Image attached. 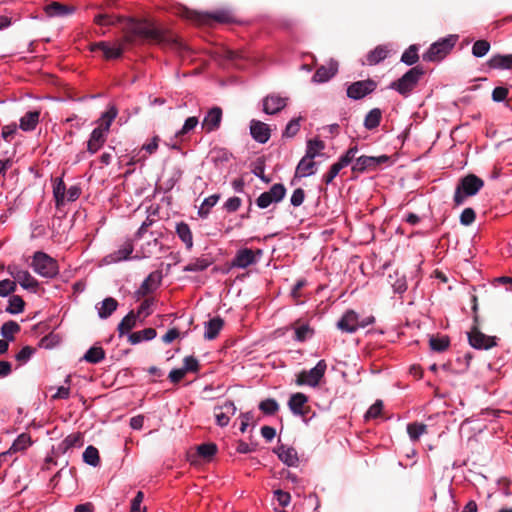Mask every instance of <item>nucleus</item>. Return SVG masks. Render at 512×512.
<instances>
[{"label":"nucleus","instance_id":"nucleus-1","mask_svg":"<svg viewBox=\"0 0 512 512\" xmlns=\"http://www.w3.org/2000/svg\"><path fill=\"white\" fill-rule=\"evenodd\" d=\"M126 29L131 34L141 37L145 40L171 45L177 49H185V46L179 42L173 34L158 27L155 22L150 20H134L129 18L126 20Z\"/></svg>","mask_w":512,"mask_h":512},{"label":"nucleus","instance_id":"nucleus-2","mask_svg":"<svg viewBox=\"0 0 512 512\" xmlns=\"http://www.w3.org/2000/svg\"><path fill=\"white\" fill-rule=\"evenodd\" d=\"M483 186V180L474 174L463 177L455 189L453 197L455 206H461L467 197L476 195Z\"/></svg>","mask_w":512,"mask_h":512},{"label":"nucleus","instance_id":"nucleus-3","mask_svg":"<svg viewBox=\"0 0 512 512\" xmlns=\"http://www.w3.org/2000/svg\"><path fill=\"white\" fill-rule=\"evenodd\" d=\"M31 266L34 272L44 278H53L59 273L57 261L41 251L34 253Z\"/></svg>","mask_w":512,"mask_h":512},{"label":"nucleus","instance_id":"nucleus-4","mask_svg":"<svg viewBox=\"0 0 512 512\" xmlns=\"http://www.w3.org/2000/svg\"><path fill=\"white\" fill-rule=\"evenodd\" d=\"M423 73L424 72L421 67H413L408 70L401 78L393 81L389 87L397 91L399 94L407 97L416 87Z\"/></svg>","mask_w":512,"mask_h":512},{"label":"nucleus","instance_id":"nucleus-5","mask_svg":"<svg viewBox=\"0 0 512 512\" xmlns=\"http://www.w3.org/2000/svg\"><path fill=\"white\" fill-rule=\"evenodd\" d=\"M180 15L186 19L192 20L197 23H206L209 20H215L219 23H229L233 21L232 13L229 10H217L213 13H200L183 8Z\"/></svg>","mask_w":512,"mask_h":512},{"label":"nucleus","instance_id":"nucleus-6","mask_svg":"<svg viewBox=\"0 0 512 512\" xmlns=\"http://www.w3.org/2000/svg\"><path fill=\"white\" fill-rule=\"evenodd\" d=\"M456 41L457 37L453 35L438 40L423 54V60L430 62L442 60L452 50Z\"/></svg>","mask_w":512,"mask_h":512},{"label":"nucleus","instance_id":"nucleus-7","mask_svg":"<svg viewBox=\"0 0 512 512\" xmlns=\"http://www.w3.org/2000/svg\"><path fill=\"white\" fill-rule=\"evenodd\" d=\"M327 370V363L325 360H319L317 364L310 370L301 371L296 378V384L299 386L317 387L324 377Z\"/></svg>","mask_w":512,"mask_h":512},{"label":"nucleus","instance_id":"nucleus-8","mask_svg":"<svg viewBox=\"0 0 512 512\" xmlns=\"http://www.w3.org/2000/svg\"><path fill=\"white\" fill-rule=\"evenodd\" d=\"M285 195V186L281 183H275L268 191H265L259 195V197L256 199V205L260 209H265L273 203L281 202Z\"/></svg>","mask_w":512,"mask_h":512},{"label":"nucleus","instance_id":"nucleus-9","mask_svg":"<svg viewBox=\"0 0 512 512\" xmlns=\"http://www.w3.org/2000/svg\"><path fill=\"white\" fill-rule=\"evenodd\" d=\"M377 88V83L372 79L356 81L347 87V96L353 100H360L371 94Z\"/></svg>","mask_w":512,"mask_h":512},{"label":"nucleus","instance_id":"nucleus-10","mask_svg":"<svg viewBox=\"0 0 512 512\" xmlns=\"http://www.w3.org/2000/svg\"><path fill=\"white\" fill-rule=\"evenodd\" d=\"M8 273L23 289L36 292L38 288V281L30 274L29 271L14 265L8 267Z\"/></svg>","mask_w":512,"mask_h":512},{"label":"nucleus","instance_id":"nucleus-11","mask_svg":"<svg viewBox=\"0 0 512 512\" xmlns=\"http://www.w3.org/2000/svg\"><path fill=\"white\" fill-rule=\"evenodd\" d=\"M389 161V157L387 155L381 156H360L355 159V162L352 166V171L362 173L364 171L375 170L382 164H385Z\"/></svg>","mask_w":512,"mask_h":512},{"label":"nucleus","instance_id":"nucleus-12","mask_svg":"<svg viewBox=\"0 0 512 512\" xmlns=\"http://www.w3.org/2000/svg\"><path fill=\"white\" fill-rule=\"evenodd\" d=\"M469 344L479 350H488L496 346V337L488 336L477 328H473L467 333Z\"/></svg>","mask_w":512,"mask_h":512},{"label":"nucleus","instance_id":"nucleus-13","mask_svg":"<svg viewBox=\"0 0 512 512\" xmlns=\"http://www.w3.org/2000/svg\"><path fill=\"white\" fill-rule=\"evenodd\" d=\"M134 251V245L132 240L128 239L126 240L120 247L107 254L103 259L102 262L106 265L116 264L121 261H126L131 258V254Z\"/></svg>","mask_w":512,"mask_h":512},{"label":"nucleus","instance_id":"nucleus-14","mask_svg":"<svg viewBox=\"0 0 512 512\" xmlns=\"http://www.w3.org/2000/svg\"><path fill=\"white\" fill-rule=\"evenodd\" d=\"M237 408L233 401L226 400L223 404L215 407L214 416L218 426L225 427L229 424L231 417L236 413Z\"/></svg>","mask_w":512,"mask_h":512},{"label":"nucleus","instance_id":"nucleus-15","mask_svg":"<svg viewBox=\"0 0 512 512\" xmlns=\"http://www.w3.org/2000/svg\"><path fill=\"white\" fill-rule=\"evenodd\" d=\"M131 41V37L126 36L124 41L121 43L110 44L108 42H99L94 45L93 49H100L107 59H117L121 57L125 49V44Z\"/></svg>","mask_w":512,"mask_h":512},{"label":"nucleus","instance_id":"nucleus-16","mask_svg":"<svg viewBox=\"0 0 512 512\" xmlns=\"http://www.w3.org/2000/svg\"><path fill=\"white\" fill-rule=\"evenodd\" d=\"M222 115V109L218 106L209 109L201 123L202 129L206 133L218 130L222 122Z\"/></svg>","mask_w":512,"mask_h":512},{"label":"nucleus","instance_id":"nucleus-17","mask_svg":"<svg viewBox=\"0 0 512 512\" xmlns=\"http://www.w3.org/2000/svg\"><path fill=\"white\" fill-rule=\"evenodd\" d=\"M288 98L278 94H269L262 100L263 112L268 115H274L284 109L287 105Z\"/></svg>","mask_w":512,"mask_h":512},{"label":"nucleus","instance_id":"nucleus-18","mask_svg":"<svg viewBox=\"0 0 512 512\" xmlns=\"http://www.w3.org/2000/svg\"><path fill=\"white\" fill-rule=\"evenodd\" d=\"M337 328L345 333H355L359 327V314L354 310H347L337 322Z\"/></svg>","mask_w":512,"mask_h":512},{"label":"nucleus","instance_id":"nucleus-19","mask_svg":"<svg viewBox=\"0 0 512 512\" xmlns=\"http://www.w3.org/2000/svg\"><path fill=\"white\" fill-rule=\"evenodd\" d=\"M307 402L308 397L303 393L297 392L290 396L288 407L293 415L304 419L308 413Z\"/></svg>","mask_w":512,"mask_h":512},{"label":"nucleus","instance_id":"nucleus-20","mask_svg":"<svg viewBox=\"0 0 512 512\" xmlns=\"http://www.w3.org/2000/svg\"><path fill=\"white\" fill-rule=\"evenodd\" d=\"M257 262V257L253 250L249 248H242L236 252L232 260V266L240 269H245Z\"/></svg>","mask_w":512,"mask_h":512},{"label":"nucleus","instance_id":"nucleus-21","mask_svg":"<svg viewBox=\"0 0 512 512\" xmlns=\"http://www.w3.org/2000/svg\"><path fill=\"white\" fill-rule=\"evenodd\" d=\"M338 71V63L330 60L327 65L320 66L312 77L314 83H325L336 75Z\"/></svg>","mask_w":512,"mask_h":512},{"label":"nucleus","instance_id":"nucleus-22","mask_svg":"<svg viewBox=\"0 0 512 512\" xmlns=\"http://www.w3.org/2000/svg\"><path fill=\"white\" fill-rule=\"evenodd\" d=\"M250 134L255 141L264 144L270 139V128L261 121L252 120L250 122Z\"/></svg>","mask_w":512,"mask_h":512},{"label":"nucleus","instance_id":"nucleus-23","mask_svg":"<svg viewBox=\"0 0 512 512\" xmlns=\"http://www.w3.org/2000/svg\"><path fill=\"white\" fill-rule=\"evenodd\" d=\"M232 158L233 154L223 147H214L209 152V159L217 168L225 167Z\"/></svg>","mask_w":512,"mask_h":512},{"label":"nucleus","instance_id":"nucleus-24","mask_svg":"<svg viewBox=\"0 0 512 512\" xmlns=\"http://www.w3.org/2000/svg\"><path fill=\"white\" fill-rule=\"evenodd\" d=\"M107 133L102 129L94 128L90 134V138L87 142V150L93 155L98 152L106 142Z\"/></svg>","mask_w":512,"mask_h":512},{"label":"nucleus","instance_id":"nucleus-25","mask_svg":"<svg viewBox=\"0 0 512 512\" xmlns=\"http://www.w3.org/2000/svg\"><path fill=\"white\" fill-rule=\"evenodd\" d=\"M161 281V276L156 273L152 272L150 273L142 282L139 289L137 290L136 294L138 297H144L147 294L155 291L157 287L159 286Z\"/></svg>","mask_w":512,"mask_h":512},{"label":"nucleus","instance_id":"nucleus-26","mask_svg":"<svg viewBox=\"0 0 512 512\" xmlns=\"http://www.w3.org/2000/svg\"><path fill=\"white\" fill-rule=\"evenodd\" d=\"M224 326V321L221 317H214L204 324V338L206 340H214L220 333Z\"/></svg>","mask_w":512,"mask_h":512},{"label":"nucleus","instance_id":"nucleus-27","mask_svg":"<svg viewBox=\"0 0 512 512\" xmlns=\"http://www.w3.org/2000/svg\"><path fill=\"white\" fill-rule=\"evenodd\" d=\"M316 162L314 159L307 158L303 156L302 159L297 164L295 170V177L303 178L308 177L316 173Z\"/></svg>","mask_w":512,"mask_h":512},{"label":"nucleus","instance_id":"nucleus-28","mask_svg":"<svg viewBox=\"0 0 512 512\" xmlns=\"http://www.w3.org/2000/svg\"><path fill=\"white\" fill-rule=\"evenodd\" d=\"M491 69L497 70H511L512 69V54H496L493 55L487 62Z\"/></svg>","mask_w":512,"mask_h":512},{"label":"nucleus","instance_id":"nucleus-29","mask_svg":"<svg viewBox=\"0 0 512 512\" xmlns=\"http://www.w3.org/2000/svg\"><path fill=\"white\" fill-rule=\"evenodd\" d=\"M40 111H29L19 120V128L25 132L33 131L39 123Z\"/></svg>","mask_w":512,"mask_h":512},{"label":"nucleus","instance_id":"nucleus-30","mask_svg":"<svg viewBox=\"0 0 512 512\" xmlns=\"http://www.w3.org/2000/svg\"><path fill=\"white\" fill-rule=\"evenodd\" d=\"M118 302L112 297L105 298L102 302H100L97 306L98 316L101 319H107L112 315V313L117 309Z\"/></svg>","mask_w":512,"mask_h":512},{"label":"nucleus","instance_id":"nucleus-31","mask_svg":"<svg viewBox=\"0 0 512 512\" xmlns=\"http://www.w3.org/2000/svg\"><path fill=\"white\" fill-rule=\"evenodd\" d=\"M388 54V47L386 45H379L367 54L366 63L370 66L377 65L385 60Z\"/></svg>","mask_w":512,"mask_h":512},{"label":"nucleus","instance_id":"nucleus-32","mask_svg":"<svg viewBox=\"0 0 512 512\" xmlns=\"http://www.w3.org/2000/svg\"><path fill=\"white\" fill-rule=\"evenodd\" d=\"M279 459L288 466H296L299 459L294 448L280 446L277 451Z\"/></svg>","mask_w":512,"mask_h":512},{"label":"nucleus","instance_id":"nucleus-33","mask_svg":"<svg viewBox=\"0 0 512 512\" xmlns=\"http://www.w3.org/2000/svg\"><path fill=\"white\" fill-rule=\"evenodd\" d=\"M176 234L185 244L187 250H191L193 247V235L189 225L185 222L178 223L176 225Z\"/></svg>","mask_w":512,"mask_h":512},{"label":"nucleus","instance_id":"nucleus-34","mask_svg":"<svg viewBox=\"0 0 512 512\" xmlns=\"http://www.w3.org/2000/svg\"><path fill=\"white\" fill-rule=\"evenodd\" d=\"M325 149L324 141L314 138L309 139L306 142V151L305 155L307 158L315 159L317 156L322 154V151Z\"/></svg>","mask_w":512,"mask_h":512},{"label":"nucleus","instance_id":"nucleus-35","mask_svg":"<svg viewBox=\"0 0 512 512\" xmlns=\"http://www.w3.org/2000/svg\"><path fill=\"white\" fill-rule=\"evenodd\" d=\"M45 12L49 17H60L73 13L74 8L63 5L59 2H52L45 7Z\"/></svg>","mask_w":512,"mask_h":512},{"label":"nucleus","instance_id":"nucleus-36","mask_svg":"<svg viewBox=\"0 0 512 512\" xmlns=\"http://www.w3.org/2000/svg\"><path fill=\"white\" fill-rule=\"evenodd\" d=\"M157 335L154 328H145L141 331L130 333L128 339L131 344H138L142 341L153 340Z\"/></svg>","mask_w":512,"mask_h":512},{"label":"nucleus","instance_id":"nucleus-37","mask_svg":"<svg viewBox=\"0 0 512 512\" xmlns=\"http://www.w3.org/2000/svg\"><path fill=\"white\" fill-rule=\"evenodd\" d=\"M117 114V109L114 106H110L98 120L97 128L102 129L104 132L108 133L112 122L117 117Z\"/></svg>","mask_w":512,"mask_h":512},{"label":"nucleus","instance_id":"nucleus-38","mask_svg":"<svg viewBox=\"0 0 512 512\" xmlns=\"http://www.w3.org/2000/svg\"><path fill=\"white\" fill-rule=\"evenodd\" d=\"M137 315L130 311L118 324V332L120 336L128 334L136 326Z\"/></svg>","mask_w":512,"mask_h":512},{"label":"nucleus","instance_id":"nucleus-39","mask_svg":"<svg viewBox=\"0 0 512 512\" xmlns=\"http://www.w3.org/2000/svg\"><path fill=\"white\" fill-rule=\"evenodd\" d=\"M220 199L219 194H213L206 197L198 209V215L200 218H207L210 214L211 209L217 204Z\"/></svg>","mask_w":512,"mask_h":512},{"label":"nucleus","instance_id":"nucleus-40","mask_svg":"<svg viewBox=\"0 0 512 512\" xmlns=\"http://www.w3.org/2000/svg\"><path fill=\"white\" fill-rule=\"evenodd\" d=\"M382 112L379 108L370 110L364 119V127L368 130L377 128L381 122Z\"/></svg>","mask_w":512,"mask_h":512},{"label":"nucleus","instance_id":"nucleus-41","mask_svg":"<svg viewBox=\"0 0 512 512\" xmlns=\"http://www.w3.org/2000/svg\"><path fill=\"white\" fill-rule=\"evenodd\" d=\"M295 336L294 339L298 342H304L310 339L314 335V330L310 327L309 324H299L296 323L294 325Z\"/></svg>","mask_w":512,"mask_h":512},{"label":"nucleus","instance_id":"nucleus-42","mask_svg":"<svg viewBox=\"0 0 512 512\" xmlns=\"http://www.w3.org/2000/svg\"><path fill=\"white\" fill-rule=\"evenodd\" d=\"M105 358V351L101 346H92L83 356L88 363L97 364Z\"/></svg>","mask_w":512,"mask_h":512},{"label":"nucleus","instance_id":"nucleus-43","mask_svg":"<svg viewBox=\"0 0 512 512\" xmlns=\"http://www.w3.org/2000/svg\"><path fill=\"white\" fill-rule=\"evenodd\" d=\"M83 445V438L80 433H72L68 435L60 444V448L63 452L68 451L74 447H81Z\"/></svg>","mask_w":512,"mask_h":512},{"label":"nucleus","instance_id":"nucleus-44","mask_svg":"<svg viewBox=\"0 0 512 512\" xmlns=\"http://www.w3.org/2000/svg\"><path fill=\"white\" fill-rule=\"evenodd\" d=\"M53 196L55 198L56 206L64 204L66 196V186L62 178H57L53 185Z\"/></svg>","mask_w":512,"mask_h":512},{"label":"nucleus","instance_id":"nucleus-45","mask_svg":"<svg viewBox=\"0 0 512 512\" xmlns=\"http://www.w3.org/2000/svg\"><path fill=\"white\" fill-rule=\"evenodd\" d=\"M31 445V437L26 434H20L12 443L10 449V455L15 452L23 451Z\"/></svg>","mask_w":512,"mask_h":512},{"label":"nucleus","instance_id":"nucleus-46","mask_svg":"<svg viewBox=\"0 0 512 512\" xmlns=\"http://www.w3.org/2000/svg\"><path fill=\"white\" fill-rule=\"evenodd\" d=\"M121 21H122L121 17L115 16L112 14H108V13H99V14L95 15V17H94V23L99 26H113Z\"/></svg>","mask_w":512,"mask_h":512},{"label":"nucleus","instance_id":"nucleus-47","mask_svg":"<svg viewBox=\"0 0 512 512\" xmlns=\"http://www.w3.org/2000/svg\"><path fill=\"white\" fill-rule=\"evenodd\" d=\"M83 461L93 467L100 464V457L98 449L92 445L88 446L83 452Z\"/></svg>","mask_w":512,"mask_h":512},{"label":"nucleus","instance_id":"nucleus-48","mask_svg":"<svg viewBox=\"0 0 512 512\" xmlns=\"http://www.w3.org/2000/svg\"><path fill=\"white\" fill-rule=\"evenodd\" d=\"M427 432V426L422 423H409L407 425V433L411 441H417L419 438Z\"/></svg>","mask_w":512,"mask_h":512},{"label":"nucleus","instance_id":"nucleus-49","mask_svg":"<svg viewBox=\"0 0 512 512\" xmlns=\"http://www.w3.org/2000/svg\"><path fill=\"white\" fill-rule=\"evenodd\" d=\"M20 330V325L15 321H7L1 327V335L6 340H13L15 333Z\"/></svg>","mask_w":512,"mask_h":512},{"label":"nucleus","instance_id":"nucleus-50","mask_svg":"<svg viewBox=\"0 0 512 512\" xmlns=\"http://www.w3.org/2000/svg\"><path fill=\"white\" fill-rule=\"evenodd\" d=\"M210 265V262L205 258H197L190 263H188L186 266H184L183 271L184 272H200L205 269H207Z\"/></svg>","mask_w":512,"mask_h":512},{"label":"nucleus","instance_id":"nucleus-51","mask_svg":"<svg viewBox=\"0 0 512 512\" xmlns=\"http://www.w3.org/2000/svg\"><path fill=\"white\" fill-rule=\"evenodd\" d=\"M418 59V47L416 45L409 46L401 56V62L408 66L414 65Z\"/></svg>","mask_w":512,"mask_h":512},{"label":"nucleus","instance_id":"nucleus-52","mask_svg":"<svg viewBox=\"0 0 512 512\" xmlns=\"http://www.w3.org/2000/svg\"><path fill=\"white\" fill-rule=\"evenodd\" d=\"M198 124H199V120L197 117H195V116L188 117L185 120L181 129L175 133V137L180 138V137L190 133L197 127Z\"/></svg>","mask_w":512,"mask_h":512},{"label":"nucleus","instance_id":"nucleus-53","mask_svg":"<svg viewBox=\"0 0 512 512\" xmlns=\"http://www.w3.org/2000/svg\"><path fill=\"white\" fill-rule=\"evenodd\" d=\"M259 409L265 415H274L279 410V404L275 399L268 398L260 402Z\"/></svg>","mask_w":512,"mask_h":512},{"label":"nucleus","instance_id":"nucleus-54","mask_svg":"<svg viewBox=\"0 0 512 512\" xmlns=\"http://www.w3.org/2000/svg\"><path fill=\"white\" fill-rule=\"evenodd\" d=\"M430 348L433 351L443 352L449 346V339L446 336L442 337H431L429 340Z\"/></svg>","mask_w":512,"mask_h":512},{"label":"nucleus","instance_id":"nucleus-55","mask_svg":"<svg viewBox=\"0 0 512 512\" xmlns=\"http://www.w3.org/2000/svg\"><path fill=\"white\" fill-rule=\"evenodd\" d=\"M24 310V301L20 296L14 295L9 299L6 311L10 314H19Z\"/></svg>","mask_w":512,"mask_h":512},{"label":"nucleus","instance_id":"nucleus-56","mask_svg":"<svg viewBox=\"0 0 512 512\" xmlns=\"http://www.w3.org/2000/svg\"><path fill=\"white\" fill-rule=\"evenodd\" d=\"M489 50H490V43L488 41L478 40L473 44L472 54L477 58H481V57L485 56Z\"/></svg>","mask_w":512,"mask_h":512},{"label":"nucleus","instance_id":"nucleus-57","mask_svg":"<svg viewBox=\"0 0 512 512\" xmlns=\"http://www.w3.org/2000/svg\"><path fill=\"white\" fill-rule=\"evenodd\" d=\"M198 454L204 459H211L217 452V446L213 443H204L197 447Z\"/></svg>","mask_w":512,"mask_h":512},{"label":"nucleus","instance_id":"nucleus-58","mask_svg":"<svg viewBox=\"0 0 512 512\" xmlns=\"http://www.w3.org/2000/svg\"><path fill=\"white\" fill-rule=\"evenodd\" d=\"M358 152V147L355 145L353 147H350L344 155H342L337 163L340 165V167L344 168L348 166L352 161L355 159L356 154Z\"/></svg>","mask_w":512,"mask_h":512},{"label":"nucleus","instance_id":"nucleus-59","mask_svg":"<svg viewBox=\"0 0 512 512\" xmlns=\"http://www.w3.org/2000/svg\"><path fill=\"white\" fill-rule=\"evenodd\" d=\"M15 290H16V282L15 281H12L9 279H4V280L0 281V296L1 297H6L9 294L13 293Z\"/></svg>","mask_w":512,"mask_h":512},{"label":"nucleus","instance_id":"nucleus-60","mask_svg":"<svg viewBox=\"0 0 512 512\" xmlns=\"http://www.w3.org/2000/svg\"><path fill=\"white\" fill-rule=\"evenodd\" d=\"M343 168L340 167V165L336 162L334 163L329 171L323 175L322 177V180L323 182L326 184V185H329L330 183H332V181L336 178V176L339 174V172L342 170Z\"/></svg>","mask_w":512,"mask_h":512},{"label":"nucleus","instance_id":"nucleus-61","mask_svg":"<svg viewBox=\"0 0 512 512\" xmlns=\"http://www.w3.org/2000/svg\"><path fill=\"white\" fill-rule=\"evenodd\" d=\"M382 409H383L382 401L377 400L372 406H370L368 411L365 413V419L369 420V419H375V418L379 417L382 412Z\"/></svg>","mask_w":512,"mask_h":512},{"label":"nucleus","instance_id":"nucleus-62","mask_svg":"<svg viewBox=\"0 0 512 512\" xmlns=\"http://www.w3.org/2000/svg\"><path fill=\"white\" fill-rule=\"evenodd\" d=\"M299 129V119H292L287 123L286 128L283 132V136L288 138L293 137L298 133Z\"/></svg>","mask_w":512,"mask_h":512},{"label":"nucleus","instance_id":"nucleus-63","mask_svg":"<svg viewBox=\"0 0 512 512\" xmlns=\"http://www.w3.org/2000/svg\"><path fill=\"white\" fill-rule=\"evenodd\" d=\"M475 218V211L472 208H465L460 215V223L469 226L475 221Z\"/></svg>","mask_w":512,"mask_h":512},{"label":"nucleus","instance_id":"nucleus-64","mask_svg":"<svg viewBox=\"0 0 512 512\" xmlns=\"http://www.w3.org/2000/svg\"><path fill=\"white\" fill-rule=\"evenodd\" d=\"M143 499L144 493L142 491H138L131 502L130 512H146V508L141 506Z\"/></svg>","mask_w":512,"mask_h":512}]
</instances>
